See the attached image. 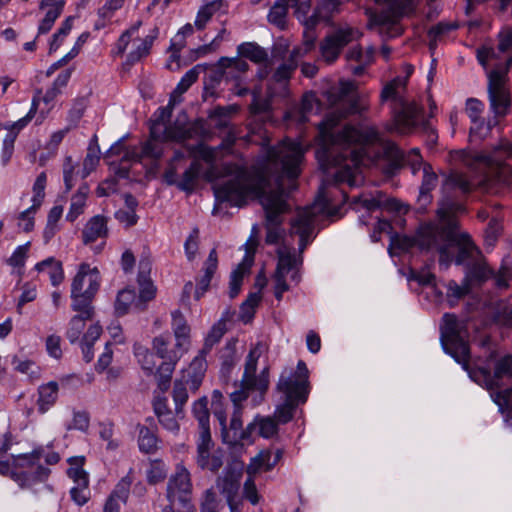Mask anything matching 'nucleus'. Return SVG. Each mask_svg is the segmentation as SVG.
I'll return each mask as SVG.
<instances>
[{
    "label": "nucleus",
    "mask_w": 512,
    "mask_h": 512,
    "mask_svg": "<svg viewBox=\"0 0 512 512\" xmlns=\"http://www.w3.org/2000/svg\"><path fill=\"white\" fill-rule=\"evenodd\" d=\"M258 435L269 439L278 433V423L272 417L257 416Z\"/></svg>",
    "instance_id": "5fc2aeb1"
},
{
    "label": "nucleus",
    "mask_w": 512,
    "mask_h": 512,
    "mask_svg": "<svg viewBox=\"0 0 512 512\" xmlns=\"http://www.w3.org/2000/svg\"><path fill=\"white\" fill-rule=\"evenodd\" d=\"M202 165L198 161H193L184 171L181 179L177 183V188L181 191L191 193L194 191L199 179Z\"/></svg>",
    "instance_id": "72a5a7b5"
},
{
    "label": "nucleus",
    "mask_w": 512,
    "mask_h": 512,
    "mask_svg": "<svg viewBox=\"0 0 512 512\" xmlns=\"http://www.w3.org/2000/svg\"><path fill=\"white\" fill-rule=\"evenodd\" d=\"M38 272H47L50 282L53 286L60 285L64 280V270L62 262L54 257H48L35 265Z\"/></svg>",
    "instance_id": "cd10ccee"
},
{
    "label": "nucleus",
    "mask_w": 512,
    "mask_h": 512,
    "mask_svg": "<svg viewBox=\"0 0 512 512\" xmlns=\"http://www.w3.org/2000/svg\"><path fill=\"white\" fill-rule=\"evenodd\" d=\"M135 300L136 292L134 289L125 288L119 291L114 305L116 315L121 317L127 314Z\"/></svg>",
    "instance_id": "79ce46f5"
},
{
    "label": "nucleus",
    "mask_w": 512,
    "mask_h": 512,
    "mask_svg": "<svg viewBox=\"0 0 512 512\" xmlns=\"http://www.w3.org/2000/svg\"><path fill=\"white\" fill-rule=\"evenodd\" d=\"M218 268V256L217 251L213 248L203 263L202 271L203 274L196 280V288L194 297L196 300H200L201 297L207 292L210 287L211 280L216 273Z\"/></svg>",
    "instance_id": "a211bd4d"
},
{
    "label": "nucleus",
    "mask_w": 512,
    "mask_h": 512,
    "mask_svg": "<svg viewBox=\"0 0 512 512\" xmlns=\"http://www.w3.org/2000/svg\"><path fill=\"white\" fill-rule=\"evenodd\" d=\"M302 56L301 48H294L287 59L280 64L273 73V80L277 83L288 81L295 70L298 68L299 60Z\"/></svg>",
    "instance_id": "5701e85b"
},
{
    "label": "nucleus",
    "mask_w": 512,
    "mask_h": 512,
    "mask_svg": "<svg viewBox=\"0 0 512 512\" xmlns=\"http://www.w3.org/2000/svg\"><path fill=\"white\" fill-rule=\"evenodd\" d=\"M170 343L169 335H160L153 339V349L157 356L164 359L163 362H177L183 353L175 347V349H168Z\"/></svg>",
    "instance_id": "c85d7f7f"
},
{
    "label": "nucleus",
    "mask_w": 512,
    "mask_h": 512,
    "mask_svg": "<svg viewBox=\"0 0 512 512\" xmlns=\"http://www.w3.org/2000/svg\"><path fill=\"white\" fill-rule=\"evenodd\" d=\"M385 155L389 159L385 172L389 175H394L404 165L423 164V158L418 148H413L405 154L397 145L390 143L385 148Z\"/></svg>",
    "instance_id": "dca6fc26"
},
{
    "label": "nucleus",
    "mask_w": 512,
    "mask_h": 512,
    "mask_svg": "<svg viewBox=\"0 0 512 512\" xmlns=\"http://www.w3.org/2000/svg\"><path fill=\"white\" fill-rule=\"evenodd\" d=\"M241 383L246 389L259 391L261 394H264L269 387L268 368H264L259 376L254 374L253 376H249L247 379H242Z\"/></svg>",
    "instance_id": "37998d69"
},
{
    "label": "nucleus",
    "mask_w": 512,
    "mask_h": 512,
    "mask_svg": "<svg viewBox=\"0 0 512 512\" xmlns=\"http://www.w3.org/2000/svg\"><path fill=\"white\" fill-rule=\"evenodd\" d=\"M490 377V386L495 388H501V381L504 377L509 376L512 377V357L510 355H506L499 359L494 368V373Z\"/></svg>",
    "instance_id": "e433bc0d"
},
{
    "label": "nucleus",
    "mask_w": 512,
    "mask_h": 512,
    "mask_svg": "<svg viewBox=\"0 0 512 512\" xmlns=\"http://www.w3.org/2000/svg\"><path fill=\"white\" fill-rule=\"evenodd\" d=\"M289 7V0H276L267 16L269 23L275 25L280 30H284L287 25Z\"/></svg>",
    "instance_id": "f704fd0d"
},
{
    "label": "nucleus",
    "mask_w": 512,
    "mask_h": 512,
    "mask_svg": "<svg viewBox=\"0 0 512 512\" xmlns=\"http://www.w3.org/2000/svg\"><path fill=\"white\" fill-rule=\"evenodd\" d=\"M303 158L301 144L291 139L269 147L262 165L261 179L252 182L246 172L239 173L214 187L216 202L243 207L249 197L260 199L266 214L265 242L268 245L278 244L282 239L281 215L290 209L287 199L297 187L295 180L300 175Z\"/></svg>",
    "instance_id": "f257e3e1"
},
{
    "label": "nucleus",
    "mask_w": 512,
    "mask_h": 512,
    "mask_svg": "<svg viewBox=\"0 0 512 512\" xmlns=\"http://www.w3.org/2000/svg\"><path fill=\"white\" fill-rule=\"evenodd\" d=\"M411 71L412 69L405 77L397 76L389 81L383 87L380 98L382 102L387 100L394 102L392 113L393 126L396 132L408 134L415 129H419L427 135L429 141L435 143L437 141V133L430 121L424 118V108L414 101H408L402 95V91L406 89Z\"/></svg>",
    "instance_id": "20e7f679"
},
{
    "label": "nucleus",
    "mask_w": 512,
    "mask_h": 512,
    "mask_svg": "<svg viewBox=\"0 0 512 512\" xmlns=\"http://www.w3.org/2000/svg\"><path fill=\"white\" fill-rule=\"evenodd\" d=\"M193 34V26L190 23H187L184 25L178 32V35L182 36L179 42H176L174 40L171 41L170 45V51H171V59L172 60H178L180 58V51L185 46V40L184 38L186 36Z\"/></svg>",
    "instance_id": "bf43d9fd"
},
{
    "label": "nucleus",
    "mask_w": 512,
    "mask_h": 512,
    "mask_svg": "<svg viewBox=\"0 0 512 512\" xmlns=\"http://www.w3.org/2000/svg\"><path fill=\"white\" fill-rule=\"evenodd\" d=\"M108 219L103 215H95L88 220L82 230V241L85 245L95 242L99 238L108 236Z\"/></svg>",
    "instance_id": "412c9836"
},
{
    "label": "nucleus",
    "mask_w": 512,
    "mask_h": 512,
    "mask_svg": "<svg viewBox=\"0 0 512 512\" xmlns=\"http://www.w3.org/2000/svg\"><path fill=\"white\" fill-rule=\"evenodd\" d=\"M438 177L432 170V166L429 163H425L423 166V179L420 186L419 200L429 202L431 199L430 192L437 186Z\"/></svg>",
    "instance_id": "4c0bfd02"
},
{
    "label": "nucleus",
    "mask_w": 512,
    "mask_h": 512,
    "mask_svg": "<svg viewBox=\"0 0 512 512\" xmlns=\"http://www.w3.org/2000/svg\"><path fill=\"white\" fill-rule=\"evenodd\" d=\"M225 452L221 448L214 449L211 433H199L197 439L196 464L202 470L217 473L223 466Z\"/></svg>",
    "instance_id": "4468645a"
},
{
    "label": "nucleus",
    "mask_w": 512,
    "mask_h": 512,
    "mask_svg": "<svg viewBox=\"0 0 512 512\" xmlns=\"http://www.w3.org/2000/svg\"><path fill=\"white\" fill-rule=\"evenodd\" d=\"M217 67L220 71L219 78L226 76L227 78L238 79L241 77V74L248 71L249 64L240 58L221 57Z\"/></svg>",
    "instance_id": "393cba45"
},
{
    "label": "nucleus",
    "mask_w": 512,
    "mask_h": 512,
    "mask_svg": "<svg viewBox=\"0 0 512 512\" xmlns=\"http://www.w3.org/2000/svg\"><path fill=\"white\" fill-rule=\"evenodd\" d=\"M199 67V65L195 66L183 75L174 90L175 93H185L191 87V85L197 81L199 76Z\"/></svg>",
    "instance_id": "0e129e2a"
},
{
    "label": "nucleus",
    "mask_w": 512,
    "mask_h": 512,
    "mask_svg": "<svg viewBox=\"0 0 512 512\" xmlns=\"http://www.w3.org/2000/svg\"><path fill=\"white\" fill-rule=\"evenodd\" d=\"M296 259L291 253H279L274 276L286 278V275L295 267Z\"/></svg>",
    "instance_id": "13d9d810"
},
{
    "label": "nucleus",
    "mask_w": 512,
    "mask_h": 512,
    "mask_svg": "<svg viewBox=\"0 0 512 512\" xmlns=\"http://www.w3.org/2000/svg\"><path fill=\"white\" fill-rule=\"evenodd\" d=\"M282 456V449H276L275 451L268 449L261 451L255 460L259 467H263L265 471H270L277 465Z\"/></svg>",
    "instance_id": "de8ad7c7"
},
{
    "label": "nucleus",
    "mask_w": 512,
    "mask_h": 512,
    "mask_svg": "<svg viewBox=\"0 0 512 512\" xmlns=\"http://www.w3.org/2000/svg\"><path fill=\"white\" fill-rule=\"evenodd\" d=\"M377 4L388 3L386 9L371 15L374 24L387 29L398 30V24L404 16L414 13L413 0H373Z\"/></svg>",
    "instance_id": "f8f14e48"
},
{
    "label": "nucleus",
    "mask_w": 512,
    "mask_h": 512,
    "mask_svg": "<svg viewBox=\"0 0 512 512\" xmlns=\"http://www.w3.org/2000/svg\"><path fill=\"white\" fill-rule=\"evenodd\" d=\"M101 277L96 267L80 264L71 283V309H94L93 301L99 291Z\"/></svg>",
    "instance_id": "6e6552de"
},
{
    "label": "nucleus",
    "mask_w": 512,
    "mask_h": 512,
    "mask_svg": "<svg viewBox=\"0 0 512 512\" xmlns=\"http://www.w3.org/2000/svg\"><path fill=\"white\" fill-rule=\"evenodd\" d=\"M192 413L198 421L199 433H211L210 431V413L208 409V398L203 396L196 400L192 406Z\"/></svg>",
    "instance_id": "473e14b6"
},
{
    "label": "nucleus",
    "mask_w": 512,
    "mask_h": 512,
    "mask_svg": "<svg viewBox=\"0 0 512 512\" xmlns=\"http://www.w3.org/2000/svg\"><path fill=\"white\" fill-rule=\"evenodd\" d=\"M498 50L501 53H510L505 63L498 64L488 73L487 94L489 110L498 122L505 118L511 110L512 100L508 88L505 86L506 77L512 66V29L500 32Z\"/></svg>",
    "instance_id": "39448f33"
},
{
    "label": "nucleus",
    "mask_w": 512,
    "mask_h": 512,
    "mask_svg": "<svg viewBox=\"0 0 512 512\" xmlns=\"http://www.w3.org/2000/svg\"><path fill=\"white\" fill-rule=\"evenodd\" d=\"M47 183V176L45 172H41L33 185V197L32 202L35 203V206H41L43 199L45 197V187Z\"/></svg>",
    "instance_id": "774afa93"
},
{
    "label": "nucleus",
    "mask_w": 512,
    "mask_h": 512,
    "mask_svg": "<svg viewBox=\"0 0 512 512\" xmlns=\"http://www.w3.org/2000/svg\"><path fill=\"white\" fill-rule=\"evenodd\" d=\"M74 17H67L58 28L57 32L53 34L49 45V53H53L59 49L64 38L70 33L73 26Z\"/></svg>",
    "instance_id": "09e8293b"
},
{
    "label": "nucleus",
    "mask_w": 512,
    "mask_h": 512,
    "mask_svg": "<svg viewBox=\"0 0 512 512\" xmlns=\"http://www.w3.org/2000/svg\"><path fill=\"white\" fill-rule=\"evenodd\" d=\"M239 485V477L235 472H228L223 478L218 479V487L226 497L230 508H235L234 500L238 494Z\"/></svg>",
    "instance_id": "c756f323"
},
{
    "label": "nucleus",
    "mask_w": 512,
    "mask_h": 512,
    "mask_svg": "<svg viewBox=\"0 0 512 512\" xmlns=\"http://www.w3.org/2000/svg\"><path fill=\"white\" fill-rule=\"evenodd\" d=\"M173 317V331L176 338L175 347L178 348L182 353L186 352L190 344L189 334L190 327L188 326L185 318L180 311L172 313Z\"/></svg>",
    "instance_id": "bb28decb"
},
{
    "label": "nucleus",
    "mask_w": 512,
    "mask_h": 512,
    "mask_svg": "<svg viewBox=\"0 0 512 512\" xmlns=\"http://www.w3.org/2000/svg\"><path fill=\"white\" fill-rule=\"evenodd\" d=\"M471 123L472 126L470 127V134L485 137L495 126L498 125L499 122L496 118L491 116L487 120L483 117H479V121Z\"/></svg>",
    "instance_id": "864d4df0"
},
{
    "label": "nucleus",
    "mask_w": 512,
    "mask_h": 512,
    "mask_svg": "<svg viewBox=\"0 0 512 512\" xmlns=\"http://www.w3.org/2000/svg\"><path fill=\"white\" fill-rule=\"evenodd\" d=\"M355 84L341 81L339 86L328 92V101L333 107L348 104L345 112H331L318 125L320 144L316 159L326 174L334 177L337 185L347 184L350 188L360 186L364 177L361 173L362 147L375 138L373 131H364L346 125L335 131L340 120L358 111Z\"/></svg>",
    "instance_id": "f03ea898"
},
{
    "label": "nucleus",
    "mask_w": 512,
    "mask_h": 512,
    "mask_svg": "<svg viewBox=\"0 0 512 512\" xmlns=\"http://www.w3.org/2000/svg\"><path fill=\"white\" fill-rule=\"evenodd\" d=\"M29 248H30V242H27V243H25L23 245L18 246L14 250L12 255L10 256V258L7 260V263L10 266L18 269V274L19 275H22V273H23L21 271V269L25 265V261H26V259L28 257Z\"/></svg>",
    "instance_id": "603ef678"
},
{
    "label": "nucleus",
    "mask_w": 512,
    "mask_h": 512,
    "mask_svg": "<svg viewBox=\"0 0 512 512\" xmlns=\"http://www.w3.org/2000/svg\"><path fill=\"white\" fill-rule=\"evenodd\" d=\"M467 330L457 316L445 313L440 326V341L445 353L450 355L464 370H468L470 347L466 340Z\"/></svg>",
    "instance_id": "423d86ee"
},
{
    "label": "nucleus",
    "mask_w": 512,
    "mask_h": 512,
    "mask_svg": "<svg viewBox=\"0 0 512 512\" xmlns=\"http://www.w3.org/2000/svg\"><path fill=\"white\" fill-rule=\"evenodd\" d=\"M68 463L70 467L67 469V475L75 483V486L70 489V497L78 506H83L89 501L91 496L89 489V475L83 469L85 457H70L68 459Z\"/></svg>",
    "instance_id": "ddd939ff"
},
{
    "label": "nucleus",
    "mask_w": 512,
    "mask_h": 512,
    "mask_svg": "<svg viewBox=\"0 0 512 512\" xmlns=\"http://www.w3.org/2000/svg\"><path fill=\"white\" fill-rule=\"evenodd\" d=\"M131 484H132V480L128 475L123 477L117 483L114 490L111 492L109 498L118 500L120 503H126L128 496H129Z\"/></svg>",
    "instance_id": "052dcab7"
},
{
    "label": "nucleus",
    "mask_w": 512,
    "mask_h": 512,
    "mask_svg": "<svg viewBox=\"0 0 512 512\" xmlns=\"http://www.w3.org/2000/svg\"><path fill=\"white\" fill-rule=\"evenodd\" d=\"M484 109L485 104L481 100L472 97L466 100L465 112L471 122L479 121V117H482Z\"/></svg>",
    "instance_id": "e2e57ef3"
},
{
    "label": "nucleus",
    "mask_w": 512,
    "mask_h": 512,
    "mask_svg": "<svg viewBox=\"0 0 512 512\" xmlns=\"http://www.w3.org/2000/svg\"><path fill=\"white\" fill-rule=\"evenodd\" d=\"M358 29L353 27L338 28L327 35L320 44L321 55L327 63H333L342 49L360 36Z\"/></svg>",
    "instance_id": "2eb2a0df"
},
{
    "label": "nucleus",
    "mask_w": 512,
    "mask_h": 512,
    "mask_svg": "<svg viewBox=\"0 0 512 512\" xmlns=\"http://www.w3.org/2000/svg\"><path fill=\"white\" fill-rule=\"evenodd\" d=\"M187 386L189 387L184 379L176 380L173 385L172 397L175 403V415L181 418L184 416L183 408L189 397Z\"/></svg>",
    "instance_id": "58836bf2"
},
{
    "label": "nucleus",
    "mask_w": 512,
    "mask_h": 512,
    "mask_svg": "<svg viewBox=\"0 0 512 512\" xmlns=\"http://www.w3.org/2000/svg\"><path fill=\"white\" fill-rule=\"evenodd\" d=\"M39 101L36 97L33 98L31 108L26 116L22 117L18 121L14 122L9 126H5L4 128L8 130V132H15L16 138L18 137L19 132L27 126V124L33 119L38 109Z\"/></svg>",
    "instance_id": "6e6d98bb"
},
{
    "label": "nucleus",
    "mask_w": 512,
    "mask_h": 512,
    "mask_svg": "<svg viewBox=\"0 0 512 512\" xmlns=\"http://www.w3.org/2000/svg\"><path fill=\"white\" fill-rule=\"evenodd\" d=\"M238 55L260 64L268 60L266 50L255 42H244L237 47Z\"/></svg>",
    "instance_id": "c9c22d12"
},
{
    "label": "nucleus",
    "mask_w": 512,
    "mask_h": 512,
    "mask_svg": "<svg viewBox=\"0 0 512 512\" xmlns=\"http://www.w3.org/2000/svg\"><path fill=\"white\" fill-rule=\"evenodd\" d=\"M201 349L199 354L192 360L189 368L186 370L182 379L189 385V389L193 392L197 391L202 384L205 372L207 370L206 355Z\"/></svg>",
    "instance_id": "6ab92c4d"
},
{
    "label": "nucleus",
    "mask_w": 512,
    "mask_h": 512,
    "mask_svg": "<svg viewBox=\"0 0 512 512\" xmlns=\"http://www.w3.org/2000/svg\"><path fill=\"white\" fill-rule=\"evenodd\" d=\"M100 160V147L98 145V138L96 135L92 137L89 142V146L87 149V154L84 159V163L86 166L90 168H96Z\"/></svg>",
    "instance_id": "338daca9"
},
{
    "label": "nucleus",
    "mask_w": 512,
    "mask_h": 512,
    "mask_svg": "<svg viewBox=\"0 0 512 512\" xmlns=\"http://www.w3.org/2000/svg\"><path fill=\"white\" fill-rule=\"evenodd\" d=\"M285 399L304 404L310 392L309 370L303 360H299L296 369L285 368L276 385Z\"/></svg>",
    "instance_id": "1a4fd4ad"
},
{
    "label": "nucleus",
    "mask_w": 512,
    "mask_h": 512,
    "mask_svg": "<svg viewBox=\"0 0 512 512\" xmlns=\"http://www.w3.org/2000/svg\"><path fill=\"white\" fill-rule=\"evenodd\" d=\"M164 141V139H153L150 136L149 139L142 144L140 151L134 150L127 152L125 156L136 162H140L144 158L157 161L163 155V147L159 142Z\"/></svg>",
    "instance_id": "b1692460"
},
{
    "label": "nucleus",
    "mask_w": 512,
    "mask_h": 512,
    "mask_svg": "<svg viewBox=\"0 0 512 512\" xmlns=\"http://www.w3.org/2000/svg\"><path fill=\"white\" fill-rule=\"evenodd\" d=\"M493 275V270L485 263L473 264L467 273V278L471 282L482 284Z\"/></svg>",
    "instance_id": "8fccbe9b"
},
{
    "label": "nucleus",
    "mask_w": 512,
    "mask_h": 512,
    "mask_svg": "<svg viewBox=\"0 0 512 512\" xmlns=\"http://www.w3.org/2000/svg\"><path fill=\"white\" fill-rule=\"evenodd\" d=\"M176 363L177 362H162L157 370L159 376L158 387L163 392L170 386L171 376Z\"/></svg>",
    "instance_id": "4d7b16f0"
},
{
    "label": "nucleus",
    "mask_w": 512,
    "mask_h": 512,
    "mask_svg": "<svg viewBox=\"0 0 512 512\" xmlns=\"http://www.w3.org/2000/svg\"><path fill=\"white\" fill-rule=\"evenodd\" d=\"M226 320L224 318H221L217 323H215L212 328L210 329L208 335L205 338V342L203 345V352L209 353L213 346L217 344L221 338L226 333Z\"/></svg>",
    "instance_id": "c03bdc74"
},
{
    "label": "nucleus",
    "mask_w": 512,
    "mask_h": 512,
    "mask_svg": "<svg viewBox=\"0 0 512 512\" xmlns=\"http://www.w3.org/2000/svg\"><path fill=\"white\" fill-rule=\"evenodd\" d=\"M222 441L231 447L243 445L242 408H235L230 425L221 428Z\"/></svg>",
    "instance_id": "aec40b11"
},
{
    "label": "nucleus",
    "mask_w": 512,
    "mask_h": 512,
    "mask_svg": "<svg viewBox=\"0 0 512 512\" xmlns=\"http://www.w3.org/2000/svg\"><path fill=\"white\" fill-rule=\"evenodd\" d=\"M342 0H320L310 19V26H317L321 21L330 22L333 15L338 13Z\"/></svg>",
    "instance_id": "a878e982"
},
{
    "label": "nucleus",
    "mask_w": 512,
    "mask_h": 512,
    "mask_svg": "<svg viewBox=\"0 0 512 512\" xmlns=\"http://www.w3.org/2000/svg\"><path fill=\"white\" fill-rule=\"evenodd\" d=\"M139 436H138V446L139 450L145 454H153L158 449V437L155 433V430L145 426L138 425Z\"/></svg>",
    "instance_id": "2f4dec72"
},
{
    "label": "nucleus",
    "mask_w": 512,
    "mask_h": 512,
    "mask_svg": "<svg viewBox=\"0 0 512 512\" xmlns=\"http://www.w3.org/2000/svg\"><path fill=\"white\" fill-rule=\"evenodd\" d=\"M174 107V100L171 97L167 106L159 107L150 120V134L153 139L173 140L179 142L189 137L187 130L179 128L178 126L167 125L172 116Z\"/></svg>",
    "instance_id": "9d476101"
},
{
    "label": "nucleus",
    "mask_w": 512,
    "mask_h": 512,
    "mask_svg": "<svg viewBox=\"0 0 512 512\" xmlns=\"http://www.w3.org/2000/svg\"><path fill=\"white\" fill-rule=\"evenodd\" d=\"M315 213L312 207H306L297 212L291 220V233L299 236V250L303 252L311 242L314 230Z\"/></svg>",
    "instance_id": "f3484780"
},
{
    "label": "nucleus",
    "mask_w": 512,
    "mask_h": 512,
    "mask_svg": "<svg viewBox=\"0 0 512 512\" xmlns=\"http://www.w3.org/2000/svg\"><path fill=\"white\" fill-rule=\"evenodd\" d=\"M466 213L465 205L450 196L439 203L437 224H428L418 236V244L424 250H437L440 264L448 266L452 261L462 265L477 250L467 232L460 231L458 215Z\"/></svg>",
    "instance_id": "7ed1b4c3"
},
{
    "label": "nucleus",
    "mask_w": 512,
    "mask_h": 512,
    "mask_svg": "<svg viewBox=\"0 0 512 512\" xmlns=\"http://www.w3.org/2000/svg\"><path fill=\"white\" fill-rule=\"evenodd\" d=\"M289 6L294 8V14L296 18L302 23L303 26L308 28H316V26H310V19L312 15L308 16L311 9V0H289Z\"/></svg>",
    "instance_id": "a18cd8bd"
},
{
    "label": "nucleus",
    "mask_w": 512,
    "mask_h": 512,
    "mask_svg": "<svg viewBox=\"0 0 512 512\" xmlns=\"http://www.w3.org/2000/svg\"><path fill=\"white\" fill-rule=\"evenodd\" d=\"M192 490L190 472L184 466H179L167 482L166 499L170 503H178L182 508L189 510L193 508Z\"/></svg>",
    "instance_id": "9b49d317"
},
{
    "label": "nucleus",
    "mask_w": 512,
    "mask_h": 512,
    "mask_svg": "<svg viewBox=\"0 0 512 512\" xmlns=\"http://www.w3.org/2000/svg\"><path fill=\"white\" fill-rule=\"evenodd\" d=\"M43 449H34L31 453L20 454L14 457V471L12 480L21 489L35 490L40 484H45L51 470L40 463Z\"/></svg>",
    "instance_id": "0eeeda50"
},
{
    "label": "nucleus",
    "mask_w": 512,
    "mask_h": 512,
    "mask_svg": "<svg viewBox=\"0 0 512 512\" xmlns=\"http://www.w3.org/2000/svg\"><path fill=\"white\" fill-rule=\"evenodd\" d=\"M65 6V2L63 0H58L55 2L52 8L48 9L45 14V17L41 20L38 26V34H47L53 27L57 18L62 14Z\"/></svg>",
    "instance_id": "a19ab883"
},
{
    "label": "nucleus",
    "mask_w": 512,
    "mask_h": 512,
    "mask_svg": "<svg viewBox=\"0 0 512 512\" xmlns=\"http://www.w3.org/2000/svg\"><path fill=\"white\" fill-rule=\"evenodd\" d=\"M302 403L293 400L285 399L284 402L276 408L275 416L277 421L286 424L293 419L296 408Z\"/></svg>",
    "instance_id": "3c124183"
},
{
    "label": "nucleus",
    "mask_w": 512,
    "mask_h": 512,
    "mask_svg": "<svg viewBox=\"0 0 512 512\" xmlns=\"http://www.w3.org/2000/svg\"><path fill=\"white\" fill-rule=\"evenodd\" d=\"M39 398L37 401L40 413L48 411L58 398V384L51 381L45 385H41L38 389Z\"/></svg>",
    "instance_id": "7c9ffc66"
},
{
    "label": "nucleus",
    "mask_w": 512,
    "mask_h": 512,
    "mask_svg": "<svg viewBox=\"0 0 512 512\" xmlns=\"http://www.w3.org/2000/svg\"><path fill=\"white\" fill-rule=\"evenodd\" d=\"M222 0H214L202 6L196 16L195 26L198 30L205 28L207 22L220 9Z\"/></svg>",
    "instance_id": "49530a36"
},
{
    "label": "nucleus",
    "mask_w": 512,
    "mask_h": 512,
    "mask_svg": "<svg viewBox=\"0 0 512 512\" xmlns=\"http://www.w3.org/2000/svg\"><path fill=\"white\" fill-rule=\"evenodd\" d=\"M223 395L219 390H214L212 393V410L214 417L218 420L219 425L225 427L227 417L223 408Z\"/></svg>",
    "instance_id": "680f3d73"
},
{
    "label": "nucleus",
    "mask_w": 512,
    "mask_h": 512,
    "mask_svg": "<svg viewBox=\"0 0 512 512\" xmlns=\"http://www.w3.org/2000/svg\"><path fill=\"white\" fill-rule=\"evenodd\" d=\"M16 141V133L7 132L6 136L3 139L2 151H1V163L3 166H6L12 158L14 153V144Z\"/></svg>",
    "instance_id": "69168bd1"
},
{
    "label": "nucleus",
    "mask_w": 512,
    "mask_h": 512,
    "mask_svg": "<svg viewBox=\"0 0 512 512\" xmlns=\"http://www.w3.org/2000/svg\"><path fill=\"white\" fill-rule=\"evenodd\" d=\"M72 310L77 314L74 315L69 322L66 337L70 343L73 344L79 340V337L85 327V322L92 320L94 316V309L80 308Z\"/></svg>",
    "instance_id": "4be33fe9"
},
{
    "label": "nucleus",
    "mask_w": 512,
    "mask_h": 512,
    "mask_svg": "<svg viewBox=\"0 0 512 512\" xmlns=\"http://www.w3.org/2000/svg\"><path fill=\"white\" fill-rule=\"evenodd\" d=\"M446 186L454 191H459L462 195L466 196L473 190V184L469 181L467 176L463 173L453 171L446 179Z\"/></svg>",
    "instance_id": "ea45409f"
}]
</instances>
